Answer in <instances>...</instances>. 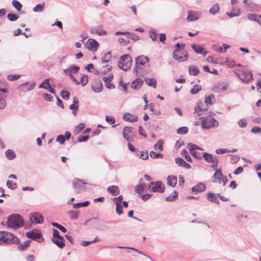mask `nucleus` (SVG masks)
Here are the masks:
<instances>
[{"instance_id": "obj_6", "label": "nucleus", "mask_w": 261, "mask_h": 261, "mask_svg": "<svg viewBox=\"0 0 261 261\" xmlns=\"http://www.w3.org/2000/svg\"><path fill=\"white\" fill-rule=\"evenodd\" d=\"M218 125V121L211 117L203 118L201 121V125L204 129H208L212 127L217 126Z\"/></svg>"}, {"instance_id": "obj_40", "label": "nucleus", "mask_w": 261, "mask_h": 261, "mask_svg": "<svg viewBox=\"0 0 261 261\" xmlns=\"http://www.w3.org/2000/svg\"><path fill=\"white\" fill-rule=\"evenodd\" d=\"M69 109L72 110H75V111H77L78 110V109H79V100L76 97L73 98V103L70 106Z\"/></svg>"}, {"instance_id": "obj_13", "label": "nucleus", "mask_w": 261, "mask_h": 261, "mask_svg": "<svg viewBox=\"0 0 261 261\" xmlns=\"http://www.w3.org/2000/svg\"><path fill=\"white\" fill-rule=\"evenodd\" d=\"M30 220L32 223L41 224L43 223V216L39 213L35 212L30 215Z\"/></svg>"}, {"instance_id": "obj_46", "label": "nucleus", "mask_w": 261, "mask_h": 261, "mask_svg": "<svg viewBox=\"0 0 261 261\" xmlns=\"http://www.w3.org/2000/svg\"><path fill=\"white\" fill-rule=\"evenodd\" d=\"M201 90V86L198 85H194L190 90V93L192 94H196Z\"/></svg>"}, {"instance_id": "obj_42", "label": "nucleus", "mask_w": 261, "mask_h": 261, "mask_svg": "<svg viewBox=\"0 0 261 261\" xmlns=\"http://www.w3.org/2000/svg\"><path fill=\"white\" fill-rule=\"evenodd\" d=\"M90 220L91 222V225L94 228H95V226H99L101 224V221L96 217L91 219Z\"/></svg>"}, {"instance_id": "obj_34", "label": "nucleus", "mask_w": 261, "mask_h": 261, "mask_svg": "<svg viewBox=\"0 0 261 261\" xmlns=\"http://www.w3.org/2000/svg\"><path fill=\"white\" fill-rule=\"evenodd\" d=\"M118 188L116 186H111L108 187L107 191L109 193H111L112 195L116 196L118 193Z\"/></svg>"}, {"instance_id": "obj_58", "label": "nucleus", "mask_w": 261, "mask_h": 261, "mask_svg": "<svg viewBox=\"0 0 261 261\" xmlns=\"http://www.w3.org/2000/svg\"><path fill=\"white\" fill-rule=\"evenodd\" d=\"M52 225L56 227V228H58L59 229H60L61 231H62L63 232H66L67 231V229L64 227V226L60 225L58 223H52Z\"/></svg>"}, {"instance_id": "obj_9", "label": "nucleus", "mask_w": 261, "mask_h": 261, "mask_svg": "<svg viewBox=\"0 0 261 261\" xmlns=\"http://www.w3.org/2000/svg\"><path fill=\"white\" fill-rule=\"evenodd\" d=\"M215 169L216 171L213 175V181L214 182H218L219 184L223 183V185H225L227 181L226 177L222 174L220 169L216 168Z\"/></svg>"}, {"instance_id": "obj_19", "label": "nucleus", "mask_w": 261, "mask_h": 261, "mask_svg": "<svg viewBox=\"0 0 261 261\" xmlns=\"http://www.w3.org/2000/svg\"><path fill=\"white\" fill-rule=\"evenodd\" d=\"M113 78V74L110 73L106 76L102 77V79L105 83V86L108 89H113L115 88V86L112 83L111 81Z\"/></svg>"}, {"instance_id": "obj_12", "label": "nucleus", "mask_w": 261, "mask_h": 261, "mask_svg": "<svg viewBox=\"0 0 261 261\" xmlns=\"http://www.w3.org/2000/svg\"><path fill=\"white\" fill-rule=\"evenodd\" d=\"M132 130L133 128L129 126H125L123 129V138L128 142L132 141L134 136V133Z\"/></svg>"}, {"instance_id": "obj_24", "label": "nucleus", "mask_w": 261, "mask_h": 261, "mask_svg": "<svg viewBox=\"0 0 261 261\" xmlns=\"http://www.w3.org/2000/svg\"><path fill=\"white\" fill-rule=\"evenodd\" d=\"M91 33L97 34L99 36L105 35L107 32L102 29V27L100 25L93 27L91 30Z\"/></svg>"}, {"instance_id": "obj_29", "label": "nucleus", "mask_w": 261, "mask_h": 261, "mask_svg": "<svg viewBox=\"0 0 261 261\" xmlns=\"http://www.w3.org/2000/svg\"><path fill=\"white\" fill-rule=\"evenodd\" d=\"M53 242L56 244L59 248H63L65 246L63 237L52 239Z\"/></svg>"}, {"instance_id": "obj_49", "label": "nucleus", "mask_w": 261, "mask_h": 261, "mask_svg": "<svg viewBox=\"0 0 261 261\" xmlns=\"http://www.w3.org/2000/svg\"><path fill=\"white\" fill-rule=\"evenodd\" d=\"M163 141L162 139L159 140L157 143L154 145V149L155 150L159 149L161 151L163 150Z\"/></svg>"}, {"instance_id": "obj_44", "label": "nucleus", "mask_w": 261, "mask_h": 261, "mask_svg": "<svg viewBox=\"0 0 261 261\" xmlns=\"http://www.w3.org/2000/svg\"><path fill=\"white\" fill-rule=\"evenodd\" d=\"M220 10L219 5L217 4L214 5L212 8L210 9V13L212 14H216Z\"/></svg>"}, {"instance_id": "obj_26", "label": "nucleus", "mask_w": 261, "mask_h": 261, "mask_svg": "<svg viewBox=\"0 0 261 261\" xmlns=\"http://www.w3.org/2000/svg\"><path fill=\"white\" fill-rule=\"evenodd\" d=\"M218 197L219 196H218V194H215L212 193H209L207 195V199L212 202H214L216 204H219L220 202Z\"/></svg>"}, {"instance_id": "obj_33", "label": "nucleus", "mask_w": 261, "mask_h": 261, "mask_svg": "<svg viewBox=\"0 0 261 261\" xmlns=\"http://www.w3.org/2000/svg\"><path fill=\"white\" fill-rule=\"evenodd\" d=\"M7 96L0 94V110L4 109L7 106Z\"/></svg>"}, {"instance_id": "obj_64", "label": "nucleus", "mask_w": 261, "mask_h": 261, "mask_svg": "<svg viewBox=\"0 0 261 261\" xmlns=\"http://www.w3.org/2000/svg\"><path fill=\"white\" fill-rule=\"evenodd\" d=\"M185 162H186L185 161V160L184 159H182V158H177L175 159V163L179 166L183 167Z\"/></svg>"}, {"instance_id": "obj_25", "label": "nucleus", "mask_w": 261, "mask_h": 261, "mask_svg": "<svg viewBox=\"0 0 261 261\" xmlns=\"http://www.w3.org/2000/svg\"><path fill=\"white\" fill-rule=\"evenodd\" d=\"M123 118L126 121L130 122H136L138 120V117L135 115L129 113H124L123 115Z\"/></svg>"}, {"instance_id": "obj_45", "label": "nucleus", "mask_w": 261, "mask_h": 261, "mask_svg": "<svg viewBox=\"0 0 261 261\" xmlns=\"http://www.w3.org/2000/svg\"><path fill=\"white\" fill-rule=\"evenodd\" d=\"M90 202L89 201H86L83 202H79L73 204V207L75 208H80L81 207H85L89 204Z\"/></svg>"}, {"instance_id": "obj_55", "label": "nucleus", "mask_w": 261, "mask_h": 261, "mask_svg": "<svg viewBox=\"0 0 261 261\" xmlns=\"http://www.w3.org/2000/svg\"><path fill=\"white\" fill-rule=\"evenodd\" d=\"M19 16L17 14H12V13H9L7 15V18L8 19L12 21H16L18 18Z\"/></svg>"}, {"instance_id": "obj_30", "label": "nucleus", "mask_w": 261, "mask_h": 261, "mask_svg": "<svg viewBox=\"0 0 261 261\" xmlns=\"http://www.w3.org/2000/svg\"><path fill=\"white\" fill-rule=\"evenodd\" d=\"M148 188V186L140 182V184L135 187V191L138 194H141L145 189Z\"/></svg>"}, {"instance_id": "obj_51", "label": "nucleus", "mask_w": 261, "mask_h": 261, "mask_svg": "<svg viewBox=\"0 0 261 261\" xmlns=\"http://www.w3.org/2000/svg\"><path fill=\"white\" fill-rule=\"evenodd\" d=\"M188 132V128L186 126H182L177 129V133L179 135L186 134Z\"/></svg>"}, {"instance_id": "obj_14", "label": "nucleus", "mask_w": 261, "mask_h": 261, "mask_svg": "<svg viewBox=\"0 0 261 261\" xmlns=\"http://www.w3.org/2000/svg\"><path fill=\"white\" fill-rule=\"evenodd\" d=\"M239 77L243 82L248 83L252 79V74L251 71L244 69L240 74Z\"/></svg>"}, {"instance_id": "obj_54", "label": "nucleus", "mask_w": 261, "mask_h": 261, "mask_svg": "<svg viewBox=\"0 0 261 261\" xmlns=\"http://www.w3.org/2000/svg\"><path fill=\"white\" fill-rule=\"evenodd\" d=\"M149 154H150V157L153 159L163 158V155L162 154H161L160 153H156L153 151H150Z\"/></svg>"}, {"instance_id": "obj_32", "label": "nucleus", "mask_w": 261, "mask_h": 261, "mask_svg": "<svg viewBox=\"0 0 261 261\" xmlns=\"http://www.w3.org/2000/svg\"><path fill=\"white\" fill-rule=\"evenodd\" d=\"M144 81L146 84L149 86L156 88V82L155 79L147 77L145 79Z\"/></svg>"}, {"instance_id": "obj_5", "label": "nucleus", "mask_w": 261, "mask_h": 261, "mask_svg": "<svg viewBox=\"0 0 261 261\" xmlns=\"http://www.w3.org/2000/svg\"><path fill=\"white\" fill-rule=\"evenodd\" d=\"M149 61V58L145 56H140L136 58V66L135 69L136 72L139 69H143L146 65L148 64Z\"/></svg>"}, {"instance_id": "obj_10", "label": "nucleus", "mask_w": 261, "mask_h": 261, "mask_svg": "<svg viewBox=\"0 0 261 261\" xmlns=\"http://www.w3.org/2000/svg\"><path fill=\"white\" fill-rule=\"evenodd\" d=\"M73 188L76 193H80L86 189V182L82 181L79 179H75L72 181Z\"/></svg>"}, {"instance_id": "obj_8", "label": "nucleus", "mask_w": 261, "mask_h": 261, "mask_svg": "<svg viewBox=\"0 0 261 261\" xmlns=\"http://www.w3.org/2000/svg\"><path fill=\"white\" fill-rule=\"evenodd\" d=\"M148 189L152 192L163 193L165 190L164 185L161 181L151 182Z\"/></svg>"}, {"instance_id": "obj_57", "label": "nucleus", "mask_w": 261, "mask_h": 261, "mask_svg": "<svg viewBox=\"0 0 261 261\" xmlns=\"http://www.w3.org/2000/svg\"><path fill=\"white\" fill-rule=\"evenodd\" d=\"M60 96L63 99L68 100L69 98L70 93L67 91H62L60 94Z\"/></svg>"}, {"instance_id": "obj_43", "label": "nucleus", "mask_w": 261, "mask_h": 261, "mask_svg": "<svg viewBox=\"0 0 261 261\" xmlns=\"http://www.w3.org/2000/svg\"><path fill=\"white\" fill-rule=\"evenodd\" d=\"M192 48L198 54H202L203 51V48L200 46L195 44L192 45Z\"/></svg>"}, {"instance_id": "obj_50", "label": "nucleus", "mask_w": 261, "mask_h": 261, "mask_svg": "<svg viewBox=\"0 0 261 261\" xmlns=\"http://www.w3.org/2000/svg\"><path fill=\"white\" fill-rule=\"evenodd\" d=\"M190 153L196 159H201L202 158V154L196 150L190 151Z\"/></svg>"}, {"instance_id": "obj_59", "label": "nucleus", "mask_w": 261, "mask_h": 261, "mask_svg": "<svg viewBox=\"0 0 261 261\" xmlns=\"http://www.w3.org/2000/svg\"><path fill=\"white\" fill-rule=\"evenodd\" d=\"M119 87H121L120 89H122L125 93H127L126 84L123 82L122 79L119 80Z\"/></svg>"}, {"instance_id": "obj_22", "label": "nucleus", "mask_w": 261, "mask_h": 261, "mask_svg": "<svg viewBox=\"0 0 261 261\" xmlns=\"http://www.w3.org/2000/svg\"><path fill=\"white\" fill-rule=\"evenodd\" d=\"M39 88L47 90L49 92L53 94L55 93V90L51 87L49 85V79H45L42 83L39 85Z\"/></svg>"}, {"instance_id": "obj_1", "label": "nucleus", "mask_w": 261, "mask_h": 261, "mask_svg": "<svg viewBox=\"0 0 261 261\" xmlns=\"http://www.w3.org/2000/svg\"><path fill=\"white\" fill-rule=\"evenodd\" d=\"M19 239L12 233L5 231H0V245H10L18 244Z\"/></svg>"}, {"instance_id": "obj_61", "label": "nucleus", "mask_w": 261, "mask_h": 261, "mask_svg": "<svg viewBox=\"0 0 261 261\" xmlns=\"http://www.w3.org/2000/svg\"><path fill=\"white\" fill-rule=\"evenodd\" d=\"M95 229L100 231H105L108 229V226L105 225L101 221V224L99 226H95Z\"/></svg>"}, {"instance_id": "obj_20", "label": "nucleus", "mask_w": 261, "mask_h": 261, "mask_svg": "<svg viewBox=\"0 0 261 261\" xmlns=\"http://www.w3.org/2000/svg\"><path fill=\"white\" fill-rule=\"evenodd\" d=\"M28 82H25L19 85L18 87L19 90L24 93L33 90L35 86V83L32 84L29 87H28Z\"/></svg>"}, {"instance_id": "obj_28", "label": "nucleus", "mask_w": 261, "mask_h": 261, "mask_svg": "<svg viewBox=\"0 0 261 261\" xmlns=\"http://www.w3.org/2000/svg\"><path fill=\"white\" fill-rule=\"evenodd\" d=\"M79 69V67L77 66H73L64 69V72L66 74H69V73H71V74H72V73H76L78 72Z\"/></svg>"}, {"instance_id": "obj_56", "label": "nucleus", "mask_w": 261, "mask_h": 261, "mask_svg": "<svg viewBox=\"0 0 261 261\" xmlns=\"http://www.w3.org/2000/svg\"><path fill=\"white\" fill-rule=\"evenodd\" d=\"M116 211L117 214L118 215H120L123 213V208L121 204V203H116Z\"/></svg>"}, {"instance_id": "obj_23", "label": "nucleus", "mask_w": 261, "mask_h": 261, "mask_svg": "<svg viewBox=\"0 0 261 261\" xmlns=\"http://www.w3.org/2000/svg\"><path fill=\"white\" fill-rule=\"evenodd\" d=\"M206 189L205 185L203 182H200L192 188L193 193H197L204 191Z\"/></svg>"}, {"instance_id": "obj_31", "label": "nucleus", "mask_w": 261, "mask_h": 261, "mask_svg": "<svg viewBox=\"0 0 261 261\" xmlns=\"http://www.w3.org/2000/svg\"><path fill=\"white\" fill-rule=\"evenodd\" d=\"M177 179L175 176H169L167 178V184L171 187H175L177 184Z\"/></svg>"}, {"instance_id": "obj_37", "label": "nucleus", "mask_w": 261, "mask_h": 261, "mask_svg": "<svg viewBox=\"0 0 261 261\" xmlns=\"http://www.w3.org/2000/svg\"><path fill=\"white\" fill-rule=\"evenodd\" d=\"M189 72L191 75H196L199 72V70L196 66L191 65L189 67Z\"/></svg>"}, {"instance_id": "obj_53", "label": "nucleus", "mask_w": 261, "mask_h": 261, "mask_svg": "<svg viewBox=\"0 0 261 261\" xmlns=\"http://www.w3.org/2000/svg\"><path fill=\"white\" fill-rule=\"evenodd\" d=\"M181 155L184 156L185 159L189 162H192V160L191 158L188 155L187 151L185 149L182 150L181 152Z\"/></svg>"}, {"instance_id": "obj_60", "label": "nucleus", "mask_w": 261, "mask_h": 261, "mask_svg": "<svg viewBox=\"0 0 261 261\" xmlns=\"http://www.w3.org/2000/svg\"><path fill=\"white\" fill-rule=\"evenodd\" d=\"M88 82V76L86 75H83L81 78L80 84L81 83L83 86H84L87 84Z\"/></svg>"}, {"instance_id": "obj_21", "label": "nucleus", "mask_w": 261, "mask_h": 261, "mask_svg": "<svg viewBox=\"0 0 261 261\" xmlns=\"http://www.w3.org/2000/svg\"><path fill=\"white\" fill-rule=\"evenodd\" d=\"M143 84V80L141 78H137L131 83L130 87L134 90H138L142 86Z\"/></svg>"}, {"instance_id": "obj_11", "label": "nucleus", "mask_w": 261, "mask_h": 261, "mask_svg": "<svg viewBox=\"0 0 261 261\" xmlns=\"http://www.w3.org/2000/svg\"><path fill=\"white\" fill-rule=\"evenodd\" d=\"M26 235L28 238L36 240L38 242H41L43 239L41 233L37 230L29 231Z\"/></svg>"}, {"instance_id": "obj_2", "label": "nucleus", "mask_w": 261, "mask_h": 261, "mask_svg": "<svg viewBox=\"0 0 261 261\" xmlns=\"http://www.w3.org/2000/svg\"><path fill=\"white\" fill-rule=\"evenodd\" d=\"M7 225L9 228L18 229L23 226V221L19 214H13L8 217Z\"/></svg>"}, {"instance_id": "obj_3", "label": "nucleus", "mask_w": 261, "mask_h": 261, "mask_svg": "<svg viewBox=\"0 0 261 261\" xmlns=\"http://www.w3.org/2000/svg\"><path fill=\"white\" fill-rule=\"evenodd\" d=\"M111 52H108L105 54L104 56L101 59V62L104 64L102 66V68L100 69V71L97 70H94L93 72L95 73H106L107 72H109L112 68V66L111 65Z\"/></svg>"}, {"instance_id": "obj_47", "label": "nucleus", "mask_w": 261, "mask_h": 261, "mask_svg": "<svg viewBox=\"0 0 261 261\" xmlns=\"http://www.w3.org/2000/svg\"><path fill=\"white\" fill-rule=\"evenodd\" d=\"M85 127V125L84 123H81L75 128L73 132L75 134H79L82 129Z\"/></svg>"}, {"instance_id": "obj_27", "label": "nucleus", "mask_w": 261, "mask_h": 261, "mask_svg": "<svg viewBox=\"0 0 261 261\" xmlns=\"http://www.w3.org/2000/svg\"><path fill=\"white\" fill-rule=\"evenodd\" d=\"M206 110L207 109L204 107V104L202 101H199L195 108V112L198 113V115L201 114V112Z\"/></svg>"}, {"instance_id": "obj_63", "label": "nucleus", "mask_w": 261, "mask_h": 261, "mask_svg": "<svg viewBox=\"0 0 261 261\" xmlns=\"http://www.w3.org/2000/svg\"><path fill=\"white\" fill-rule=\"evenodd\" d=\"M225 62L226 65L229 68H232V67H234V66L235 65L234 61L233 60H230L228 58L225 59Z\"/></svg>"}, {"instance_id": "obj_15", "label": "nucleus", "mask_w": 261, "mask_h": 261, "mask_svg": "<svg viewBox=\"0 0 261 261\" xmlns=\"http://www.w3.org/2000/svg\"><path fill=\"white\" fill-rule=\"evenodd\" d=\"M98 42L93 39H89L85 43V46L90 50H96L98 47Z\"/></svg>"}, {"instance_id": "obj_36", "label": "nucleus", "mask_w": 261, "mask_h": 261, "mask_svg": "<svg viewBox=\"0 0 261 261\" xmlns=\"http://www.w3.org/2000/svg\"><path fill=\"white\" fill-rule=\"evenodd\" d=\"M5 155L9 160H13L16 158L14 151L12 149H8L5 152Z\"/></svg>"}, {"instance_id": "obj_41", "label": "nucleus", "mask_w": 261, "mask_h": 261, "mask_svg": "<svg viewBox=\"0 0 261 261\" xmlns=\"http://www.w3.org/2000/svg\"><path fill=\"white\" fill-rule=\"evenodd\" d=\"M178 193L176 191L173 192L169 196H167L165 198L166 201H173L177 197Z\"/></svg>"}, {"instance_id": "obj_7", "label": "nucleus", "mask_w": 261, "mask_h": 261, "mask_svg": "<svg viewBox=\"0 0 261 261\" xmlns=\"http://www.w3.org/2000/svg\"><path fill=\"white\" fill-rule=\"evenodd\" d=\"M202 156L206 162L212 164L211 167L213 169L217 168L219 160L216 157L213 156L212 154L207 152H204L202 154Z\"/></svg>"}, {"instance_id": "obj_52", "label": "nucleus", "mask_w": 261, "mask_h": 261, "mask_svg": "<svg viewBox=\"0 0 261 261\" xmlns=\"http://www.w3.org/2000/svg\"><path fill=\"white\" fill-rule=\"evenodd\" d=\"M12 5L18 11L21 9L22 5L16 0H13L12 1Z\"/></svg>"}, {"instance_id": "obj_39", "label": "nucleus", "mask_w": 261, "mask_h": 261, "mask_svg": "<svg viewBox=\"0 0 261 261\" xmlns=\"http://www.w3.org/2000/svg\"><path fill=\"white\" fill-rule=\"evenodd\" d=\"M227 89V87L226 85H218L215 86L213 88V90L215 92H219L220 91H224Z\"/></svg>"}, {"instance_id": "obj_62", "label": "nucleus", "mask_w": 261, "mask_h": 261, "mask_svg": "<svg viewBox=\"0 0 261 261\" xmlns=\"http://www.w3.org/2000/svg\"><path fill=\"white\" fill-rule=\"evenodd\" d=\"M158 34L155 32L154 30L151 29L149 31V37L153 41H155L157 38Z\"/></svg>"}, {"instance_id": "obj_35", "label": "nucleus", "mask_w": 261, "mask_h": 261, "mask_svg": "<svg viewBox=\"0 0 261 261\" xmlns=\"http://www.w3.org/2000/svg\"><path fill=\"white\" fill-rule=\"evenodd\" d=\"M215 100V96L211 94L205 97L204 102L206 106H211Z\"/></svg>"}, {"instance_id": "obj_17", "label": "nucleus", "mask_w": 261, "mask_h": 261, "mask_svg": "<svg viewBox=\"0 0 261 261\" xmlns=\"http://www.w3.org/2000/svg\"><path fill=\"white\" fill-rule=\"evenodd\" d=\"M201 16V12L198 11H190L187 19L188 21H195L199 19Z\"/></svg>"}, {"instance_id": "obj_38", "label": "nucleus", "mask_w": 261, "mask_h": 261, "mask_svg": "<svg viewBox=\"0 0 261 261\" xmlns=\"http://www.w3.org/2000/svg\"><path fill=\"white\" fill-rule=\"evenodd\" d=\"M45 3L44 2L37 5L33 9L35 12H42L44 10Z\"/></svg>"}, {"instance_id": "obj_48", "label": "nucleus", "mask_w": 261, "mask_h": 261, "mask_svg": "<svg viewBox=\"0 0 261 261\" xmlns=\"http://www.w3.org/2000/svg\"><path fill=\"white\" fill-rule=\"evenodd\" d=\"M188 147L189 151H193L196 150H203V149L201 148L200 147L198 146V145L192 144V143H189L188 144Z\"/></svg>"}, {"instance_id": "obj_16", "label": "nucleus", "mask_w": 261, "mask_h": 261, "mask_svg": "<svg viewBox=\"0 0 261 261\" xmlns=\"http://www.w3.org/2000/svg\"><path fill=\"white\" fill-rule=\"evenodd\" d=\"M179 52L180 51H178V49L174 50V51L173 53V59L178 61L179 62L187 61L189 58V54L188 53H186L184 56L183 57V54L180 55Z\"/></svg>"}, {"instance_id": "obj_4", "label": "nucleus", "mask_w": 261, "mask_h": 261, "mask_svg": "<svg viewBox=\"0 0 261 261\" xmlns=\"http://www.w3.org/2000/svg\"><path fill=\"white\" fill-rule=\"evenodd\" d=\"M132 63V58L128 55H125L119 58L118 65L120 69L126 71L130 68Z\"/></svg>"}, {"instance_id": "obj_18", "label": "nucleus", "mask_w": 261, "mask_h": 261, "mask_svg": "<svg viewBox=\"0 0 261 261\" xmlns=\"http://www.w3.org/2000/svg\"><path fill=\"white\" fill-rule=\"evenodd\" d=\"M102 84L99 79H95L92 85V90L96 93H98L102 90Z\"/></svg>"}]
</instances>
